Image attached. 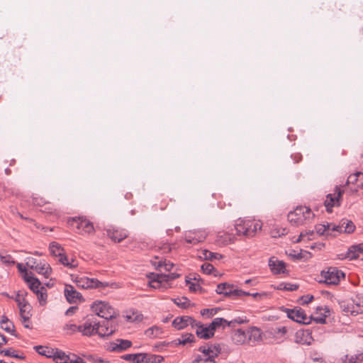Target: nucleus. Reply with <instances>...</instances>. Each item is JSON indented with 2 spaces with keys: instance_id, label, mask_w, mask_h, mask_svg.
<instances>
[{
  "instance_id": "nucleus-1",
  "label": "nucleus",
  "mask_w": 363,
  "mask_h": 363,
  "mask_svg": "<svg viewBox=\"0 0 363 363\" xmlns=\"http://www.w3.org/2000/svg\"><path fill=\"white\" fill-rule=\"evenodd\" d=\"M262 228V223L259 220H250L239 218L235 224V230L238 235L247 238H253Z\"/></svg>"
},
{
  "instance_id": "nucleus-2",
  "label": "nucleus",
  "mask_w": 363,
  "mask_h": 363,
  "mask_svg": "<svg viewBox=\"0 0 363 363\" xmlns=\"http://www.w3.org/2000/svg\"><path fill=\"white\" fill-rule=\"evenodd\" d=\"M314 216L311 208L306 206H298L288 214L289 221L294 225L298 226L309 221Z\"/></svg>"
},
{
  "instance_id": "nucleus-3",
  "label": "nucleus",
  "mask_w": 363,
  "mask_h": 363,
  "mask_svg": "<svg viewBox=\"0 0 363 363\" xmlns=\"http://www.w3.org/2000/svg\"><path fill=\"white\" fill-rule=\"evenodd\" d=\"M179 277L177 273H169L168 274L152 273L148 276L150 279V286L154 289L166 290L171 287L170 281H172Z\"/></svg>"
},
{
  "instance_id": "nucleus-4",
  "label": "nucleus",
  "mask_w": 363,
  "mask_h": 363,
  "mask_svg": "<svg viewBox=\"0 0 363 363\" xmlns=\"http://www.w3.org/2000/svg\"><path fill=\"white\" fill-rule=\"evenodd\" d=\"M320 283H325L328 285H337L341 279L345 278V274L336 267H329L327 271H322L320 273Z\"/></svg>"
},
{
  "instance_id": "nucleus-5",
  "label": "nucleus",
  "mask_w": 363,
  "mask_h": 363,
  "mask_svg": "<svg viewBox=\"0 0 363 363\" xmlns=\"http://www.w3.org/2000/svg\"><path fill=\"white\" fill-rule=\"evenodd\" d=\"M91 309L98 316L106 320H112L117 315L114 308L106 302L96 301L91 305Z\"/></svg>"
},
{
  "instance_id": "nucleus-6",
  "label": "nucleus",
  "mask_w": 363,
  "mask_h": 363,
  "mask_svg": "<svg viewBox=\"0 0 363 363\" xmlns=\"http://www.w3.org/2000/svg\"><path fill=\"white\" fill-rule=\"evenodd\" d=\"M70 224L76 229V233L79 234L89 235L94 232L93 223L85 218H74L72 220Z\"/></svg>"
},
{
  "instance_id": "nucleus-7",
  "label": "nucleus",
  "mask_w": 363,
  "mask_h": 363,
  "mask_svg": "<svg viewBox=\"0 0 363 363\" xmlns=\"http://www.w3.org/2000/svg\"><path fill=\"white\" fill-rule=\"evenodd\" d=\"M72 281L75 282L79 288L90 289V288H99L104 286L102 282L96 279H90L85 276H74L72 275Z\"/></svg>"
},
{
  "instance_id": "nucleus-8",
  "label": "nucleus",
  "mask_w": 363,
  "mask_h": 363,
  "mask_svg": "<svg viewBox=\"0 0 363 363\" xmlns=\"http://www.w3.org/2000/svg\"><path fill=\"white\" fill-rule=\"evenodd\" d=\"M284 311L286 313L287 317L294 321L305 325L310 323V318L306 315L304 311L301 308H295L294 309L285 308Z\"/></svg>"
},
{
  "instance_id": "nucleus-9",
  "label": "nucleus",
  "mask_w": 363,
  "mask_h": 363,
  "mask_svg": "<svg viewBox=\"0 0 363 363\" xmlns=\"http://www.w3.org/2000/svg\"><path fill=\"white\" fill-rule=\"evenodd\" d=\"M97 322L94 316L88 317L84 323L79 325V333L84 336L90 337L96 335Z\"/></svg>"
},
{
  "instance_id": "nucleus-10",
  "label": "nucleus",
  "mask_w": 363,
  "mask_h": 363,
  "mask_svg": "<svg viewBox=\"0 0 363 363\" xmlns=\"http://www.w3.org/2000/svg\"><path fill=\"white\" fill-rule=\"evenodd\" d=\"M343 191L340 187L336 186L334 194L327 195L324 203L328 212L331 213L333 207L340 206V199Z\"/></svg>"
},
{
  "instance_id": "nucleus-11",
  "label": "nucleus",
  "mask_w": 363,
  "mask_h": 363,
  "mask_svg": "<svg viewBox=\"0 0 363 363\" xmlns=\"http://www.w3.org/2000/svg\"><path fill=\"white\" fill-rule=\"evenodd\" d=\"M64 294L69 303H77L84 301L82 295L78 292L73 286L66 284L64 289Z\"/></svg>"
},
{
  "instance_id": "nucleus-12",
  "label": "nucleus",
  "mask_w": 363,
  "mask_h": 363,
  "mask_svg": "<svg viewBox=\"0 0 363 363\" xmlns=\"http://www.w3.org/2000/svg\"><path fill=\"white\" fill-rule=\"evenodd\" d=\"M116 330V325L113 323L112 320H106L101 325L97 322V329L96 334L100 337H106L112 335Z\"/></svg>"
},
{
  "instance_id": "nucleus-13",
  "label": "nucleus",
  "mask_w": 363,
  "mask_h": 363,
  "mask_svg": "<svg viewBox=\"0 0 363 363\" xmlns=\"http://www.w3.org/2000/svg\"><path fill=\"white\" fill-rule=\"evenodd\" d=\"M194 327L196 328V335L202 339H209L214 335V330L212 328L211 324L207 326H205L200 322H197L196 320V323L194 324Z\"/></svg>"
},
{
  "instance_id": "nucleus-14",
  "label": "nucleus",
  "mask_w": 363,
  "mask_h": 363,
  "mask_svg": "<svg viewBox=\"0 0 363 363\" xmlns=\"http://www.w3.org/2000/svg\"><path fill=\"white\" fill-rule=\"evenodd\" d=\"M132 346V342L128 340L117 339L108 345V350L111 352H121Z\"/></svg>"
},
{
  "instance_id": "nucleus-15",
  "label": "nucleus",
  "mask_w": 363,
  "mask_h": 363,
  "mask_svg": "<svg viewBox=\"0 0 363 363\" xmlns=\"http://www.w3.org/2000/svg\"><path fill=\"white\" fill-rule=\"evenodd\" d=\"M269 267L273 274H279L285 273L286 264L276 257H272L269 259Z\"/></svg>"
},
{
  "instance_id": "nucleus-16",
  "label": "nucleus",
  "mask_w": 363,
  "mask_h": 363,
  "mask_svg": "<svg viewBox=\"0 0 363 363\" xmlns=\"http://www.w3.org/2000/svg\"><path fill=\"white\" fill-rule=\"evenodd\" d=\"M196 320L190 316H180L177 317L172 322V325L177 330H182L188 325H191L194 328Z\"/></svg>"
},
{
  "instance_id": "nucleus-17",
  "label": "nucleus",
  "mask_w": 363,
  "mask_h": 363,
  "mask_svg": "<svg viewBox=\"0 0 363 363\" xmlns=\"http://www.w3.org/2000/svg\"><path fill=\"white\" fill-rule=\"evenodd\" d=\"M206 238L204 231H189L185 234V241L189 244H196L203 242Z\"/></svg>"
},
{
  "instance_id": "nucleus-18",
  "label": "nucleus",
  "mask_w": 363,
  "mask_h": 363,
  "mask_svg": "<svg viewBox=\"0 0 363 363\" xmlns=\"http://www.w3.org/2000/svg\"><path fill=\"white\" fill-rule=\"evenodd\" d=\"M354 230L355 225L352 220L347 219H342L339 225H333L332 228V230L345 233H353Z\"/></svg>"
},
{
  "instance_id": "nucleus-19",
  "label": "nucleus",
  "mask_w": 363,
  "mask_h": 363,
  "mask_svg": "<svg viewBox=\"0 0 363 363\" xmlns=\"http://www.w3.org/2000/svg\"><path fill=\"white\" fill-rule=\"evenodd\" d=\"M108 236L114 242H120L128 237V233L125 230L116 228H109L107 230Z\"/></svg>"
},
{
  "instance_id": "nucleus-20",
  "label": "nucleus",
  "mask_w": 363,
  "mask_h": 363,
  "mask_svg": "<svg viewBox=\"0 0 363 363\" xmlns=\"http://www.w3.org/2000/svg\"><path fill=\"white\" fill-rule=\"evenodd\" d=\"M232 340L237 345H248L247 331L242 329L235 330L232 334Z\"/></svg>"
},
{
  "instance_id": "nucleus-21",
  "label": "nucleus",
  "mask_w": 363,
  "mask_h": 363,
  "mask_svg": "<svg viewBox=\"0 0 363 363\" xmlns=\"http://www.w3.org/2000/svg\"><path fill=\"white\" fill-rule=\"evenodd\" d=\"M18 308L20 311V315L22 320V323L28 322L32 316V314L30 313L32 306L30 305L29 303H23V305H21L20 306H18Z\"/></svg>"
},
{
  "instance_id": "nucleus-22",
  "label": "nucleus",
  "mask_w": 363,
  "mask_h": 363,
  "mask_svg": "<svg viewBox=\"0 0 363 363\" xmlns=\"http://www.w3.org/2000/svg\"><path fill=\"white\" fill-rule=\"evenodd\" d=\"M247 331L248 344L262 340V332L257 327H251Z\"/></svg>"
},
{
  "instance_id": "nucleus-23",
  "label": "nucleus",
  "mask_w": 363,
  "mask_h": 363,
  "mask_svg": "<svg viewBox=\"0 0 363 363\" xmlns=\"http://www.w3.org/2000/svg\"><path fill=\"white\" fill-rule=\"evenodd\" d=\"M34 270L39 274H42L46 278L49 277L52 272V269L50 264L45 261H40Z\"/></svg>"
},
{
  "instance_id": "nucleus-24",
  "label": "nucleus",
  "mask_w": 363,
  "mask_h": 363,
  "mask_svg": "<svg viewBox=\"0 0 363 363\" xmlns=\"http://www.w3.org/2000/svg\"><path fill=\"white\" fill-rule=\"evenodd\" d=\"M146 354H127L122 356V359L125 361L133 362L134 363H145Z\"/></svg>"
},
{
  "instance_id": "nucleus-25",
  "label": "nucleus",
  "mask_w": 363,
  "mask_h": 363,
  "mask_svg": "<svg viewBox=\"0 0 363 363\" xmlns=\"http://www.w3.org/2000/svg\"><path fill=\"white\" fill-rule=\"evenodd\" d=\"M24 280L29 284L30 289L36 294L40 291V282L37 278H34L32 276H25Z\"/></svg>"
},
{
  "instance_id": "nucleus-26",
  "label": "nucleus",
  "mask_w": 363,
  "mask_h": 363,
  "mask_svg": "<svg viewBox=\"0 0 363 363\" xmlns=\"http://www.w3.org/2000/svg\"><path fill=\"white\" fill-rule=\"evenodd\" d=\"M199 257L206 260L213 261L214 259H220L223 257L220 254L212 252L208 250H201L199 252Z\"/></svg>"
},
{
  "instance_id": "nucleus-27",
  "label": "nucleus",
  "mask_w": 363,
  "mask_h": 363,
  "mask_svg": "<svg viewBox=\"0 0 363 363\" xmlns=\"http://www.w3.org/2000/svg\"><path fill=\"white\" fill-rule=\"evenodd\" d=\"M57 363H68L69 355L57 349L54 350V355L52 357Z\"/></svg>"
},
{
  "instance_id": "nucleus-28",
  "label": "nucleus",
  "mask_w": 363,
  "mask_h": 363,
  "mask_svg": "<svg viewBox=\"0 0 363 363\" xmlns=\"http://www.w3.org/2000/svg\"><path fill=\"white\" fill-rule=\"evenodd\" d=\"M339 305H340V308H341L342 311H343L344 313H345L347 314L350 313L352 315H356L359 313V312L357 311H355L354 309V306L351 303H349V302H347L345 301H341L339 302Z\"/></svg>"
},
{
  "instance_id": "nucleus-29",
  "label": "nucleus",
  "mask_w": 363,
  "mask_h": 363,
  "mask_svg": "<svg viewBox=\"0 0 363 363\" xmlns=\"http://www.w3.org/2000/svg\"><path fill=\"white\" fill-rule=\"evenodd\" d=\"M359 253H363V243L352 246L348 252V257L350 259H357Z\"/></svg>"
},
{
  "instance_id": "nucleus-30",
  "label": "nucleus",
  "mask_w": 363,
  "mask_h": 363,
  "mask_svg": "<svg viewBox=\"0 0 363 363\" xmlns=\"http://www.w3.org/2000/svg\"><path fill=\"white\" fill-rule=\"evenodd\" d=\"M35 351L41 355L51 358L54 355V350L49 347L38 345L34 347Z\"/></svg>"
},
{
  "instance_id": "nucleus-31",
  "label": "nucleus",
  "mask_w": 363,
  "mask_h": 363,
  "mask_svg": "<svg viewBox=\"0 0 363 363\" xmlns=\"http://www.w3.org/2000/svg\"><path fill=\"white\" fill-rule=\"evenodd\" d=\"M228 320L223 318H216L210 324L213 330L215 331L216 328H218L220 327H223V328H225L226 326L228 327Z\"/></svg>"
},
{
  "instance_id": "nucleus-32",
  "label": "nucleus",
  "mask_w": 363,
  "mask_h": 363,
  "mask_svg": "<svg viewBox=\"0 0 363 363\" xmlns=\"http://www.w3.org/2000/svg\"><path fill=\"white\" fill-rule=\"evenodd\" d=\"M50 251L52 255L55 257H59L64 252V249L55 242H52L50 244Z\"/></svg>"
},
{
  "instance_id": "nucleus-33",
  "label": "nucleus",
  "mask_w": 363,
  "mask_h": 363,
  "mask_svg": "<svg viewBox=\"0 0 363 363\" xmlns=\"http://www.w3.org/2000/svg\"><path fill=\"white\" fill-rule=\"evenodd\" d=\"M63 330L67 335H72L77 332L79 333V325H77L74 323H68L64 325Z\"/></svg>"
},
{
  "instance_id": "nucleus-34",
  "label": "nucleus",
  "mask_w": 363,
  "mask_h": 363,
  "mask_svg": "<svg viewBox=\"0 0 363 363\" xmlns=\"http://www.w3.org/2000/svg\"><path fill=\"white\" fill-rule=\"evenodd\" d=\"M36 296L40 304L45 306L48 298L47 289L44 286H41L40 291L36 294Z\"/></svg>"
},
{
  "instance_id": "nucleus-35",
  "label": "nucleus",
  "mask_w": 363,
  "mask_h": 363,
  "mask_svg": "<svg viewBox=\"0 0 363 363\" xmlns=\"http://www.w3.org/2000/svg\"><path fill=\"white\" fill-rule=\"evenodd\" d=\"M58 262L63 264L65 267H69V268H74L77 266V264H74V260L72 259V262L68 261V258L65 254V252L62 254V255L59 256Z\"/></svg>"
},
{
  "instance_id": "nucleus-36",
  "label": "nucleus",
  "mask_w": 363,
  "mask_h": 363,
  "mask_svg": "<svg viewBox=\"0 0 363 363\" xmlns=\"http://www.w3.org/2000/svg\"><path fill=\"white\" fill-rule=\"evenodd\" d=\"M231 285L228 283H221L217 286L216 292L218 294H223L225 296H228V290H230Z\"/></svg>"
},
{
  "instance_id": "nucleus-37",
  "label": "nucleus",
  "mask_w": 363,
  "mask_h": 363,
  "mask_svg": "<svg viewBox=\"0 0 363 363\" xmlns=\"http://www.w3.org/2000/svg\"><path fill=\"white\" fill-rule=\"evenodd\" d=\"M362 174V172H357L354 174H350L347 180L346 185L351 189V186H354L355 184L357 182L358 178L359 175Z\"/></svg>"
},
{
  "instance_id": "nucleus-38",
  "label": "nucleus",
  "mask_w": 363,
  "mask_h": 363,
  "mask_svg": "<svg viewBox=\"0 0 363 363\" xmlns=\"http://www.w3.org/2000/svg\"><path fill=\"white\" fill-rule=\"evenodd\" d=\"M174 302L182 308H186L190 306V301L186 297H181L174 299Z\"/></svg>"
},
{
  "instance_id": "nucleus-39",
  "label": "nucleus",
  "mask_w": 363,
  "mask_h": 363,
  "mask_svg": "<svg viewBox=\"0 0 363 363\" xmlns=\"http://www.w3.org/2000/svg\"><path fill=\"white\" fill-rule=\"evenodd\" d=\"M287 331L288 330L285 326L277 327L272 329V334L277 337H281L286 334Z\"/></svg>"
},
{
  "instance_id": "nucleus-40",
  "label": "nucleus",
  "mask_w": 363,
  "mask_h": 363,
  "mask_svg": "<svg viewBox=\"0 0 363 363\" xmlns=\"http://www.w3.org/2000/svg\"><path fill=\"white\" fill-rule=\"evenodd\" d=\"M163 360V357L160 355L147 354L145 363H160Z\"/></svg>"
},
{
  "instance_id": "nucleus-41",
  "label": "nucleus",
  "mask_w": 363,
  "mask_h": 363,
  "mask_svg": "<svg viewBox=\"0 0 363 363\" xmlns=\"http://www.w3.org/2000/svg\"><path fill=\"white\" fill-rule=\"evenodd\" d=\"M298 286L296 284H292L289 283H281L279 285L277 289L293 291H296L298 289Z\"/></svg>"
},
{
  "instance_id": "nucleus-42",
  "label": "nucleus",
  "mask_w": 363,
  "mask_h": 363,
  "mask_svg": "<svg viewBox=\"0 0 363 363\" xmlns=\"http://www.w3.org/2000/svg\"><path fill=\"white\" fill-rule=\"evenodd\" d=\"M2 352H4V355L6 356V357H14V358H18V359H24V357H25L23 354L19 355L17 353V351L13 350V348L6 349V350L3 351Z\"/></svg>"
},
{
  "instance_id": "nucleus-43",
  "label": "nucleus",
  "mask_w": 363,
  "mask_h": 363,
  "mask_svg": "<svg viewBox=\"0 0 363 363\" xmlns=\"http://www.w3.org/2000/svg\"><path fill=\"white\" fill-rule=\"evenodd\" d=\"M244 293V291L241 289H234L233 286L231 285L230 290H228V296L229 297H233L234 298L242 296V294Z\"/></svg>"
},
{
  "instance_id": "nucleus-44",
  "label": "nucleus",
  "mask_w": 363,
  "mask_h": 363,
  "mask_svg": "<svg viewBox=\"0 0 363 363\" xmlns=\"http://www.w3.org/2000/svg\"><path fill=\"white\" fill-rule=\"evenodd\" d=\"M208 347L211 349V350L208 352H210V355L211 357L216 358L220 353L221 349L219 345H208Z\"/></svg>"
},
{
  "instance_id": "nucleus-45",
  "label": "nucleus",
  "mask_w": 363,
  "mask_h": 363,
  "mask_svg": "<svg viewBox=\"0 0 363 363\" xmlns=\"http://www.w3.org/2000/svg\"><path fill=\"white\" fill-rule=\"evenodd\" d=\"M219 310V308H205L201 311V314L202 315H207L208 318H211L216 315Z\"/></svg>"
},
{
  "instance_id": "nucleus-46",
  "label": "nucleus",
  "mask_w": 363,
  "mask_h": 363,
  "mask_svg": "<svg viewBox=\"0 0 363 363\" xmlns=\"http://www.w3.org/2000/svg\"><path fill=\"white\" fill-rule=\"evenodd\" d=\"M211 349L206 346H201L199 347V351H200L203 354L202 355H200V356H198L197 357H209L210 359L213 360V361H215V358L214 357H211V355H210V352L208 351H210Z\"/></svg>"
},
{
  "instance_id": "nucleus-47",
  "label": "nucleus",
  "mask_w": 363,
  "mask_h": 363,
  "mask_svg": "<svg viewBox=\"0 0 363 363\" xmlns=\"http://www.w3.org/2000/svg\"><path fill=\"white\" fill-rule=\"evenodd\" d=\"M363 189V173L359 175L357 182L354 186H351V191L357 192L359 189Z\"/></svg>"
},
{
  "instance_id": "nucleus-48",
  "label": "nucleus",
  "mask_w": 363,
  "mask_h": 363,
  "mask_svg": "<svg viewBox=\"0 0 363 363\" xmlns=\"http://www.w3.org/2000/svg\"><path fill=\"white\" fill-rule=\"evenodd\" d=\"M333 225H332V224H327L326 225H318L316 226L315 229L318 234L323 235L326 231H328L330 229L332 230Z\"/></svg>"
},
{
  "instance_id": "nucleus-49",
  "label": "nucleus",
  "mask_w": 363,
  "mask_h": 363,
  "mask_svg": "<svg viewBox=\"0 0 363 363\" xmlns=\"http://www.w3.org/2000/svg\"><path fill=\"white\" fill-rule=\"evenodd\" d=\"M194 335L191 333H187L184 335H182V339L179 340V343L182 345H185L188 342H194Z\"/></svg>"
},
{
  "instance_id": "nucleus-50",
  "label": "nucleus",
  "mask_w": 363,
  "mask_h": 363,
  "mask_svg": "<svg viewBox=\"0 0 363 363\" xmlns=\"http://www.w3.org/2000/svg\"><path fill=\"white\" fill-rule=\"evenodd\" d=\"M341 359L344 363H357L359 357L357 355L345 354Z\"/></svg>"
},
{
  "instance_id": "nucleus-51",
  "label": "nucleus",
  "mask_w": 363,
  "mask_h": 363,
  "mask_svg": "<svg viewBox=\"0 0 363 363\" xmlns=\"http://www.w3.org/2000/svg\"><path fill=\"white\" fill-rule=\"evenodd\" d=\"M214 269V267L210 263L206 262L201 265V270L204 274H211Z\"/></svg>"
},
{
  "instance_id": "nucleus-52",
  "label": "nucleus",
  "mask_w": 363,
  "mask_h": 363,
  "mask_svg": "<svg viewBox=\"0 0 363 363\" xmlns=\"http://www.w3.org/2000/svg\"><path fill=\"white\" fill-rule=\"evenodd\" d=\"M186 285L189 286V289L191 291L196 292L198 291H202V288L198 284L193 283L189 279H186Z\"/></svg>"
},
{
  "instance_id": "nucleus-53",
  "label": "nucleus",
  "mask_w": 363,
  "mask_h": 363,
  "mask_svg": "<svg viewBox=\"0 0 363 363\" xmlns=\"http://www.w3.org/2000/svg\"><path fill=\"white\" fill-rule=\"evenodd\" d=\"M0 260L7 265L15 264V261L10 255H3L0 254Z\"/></svg>"
},
{
  "instance_id": "nucleus-54",
  "label": "nucleus",
  "mask_w": 363,
  "mask_h": 363,
  "mask_svg": "<svg viewBox=\"0 0 363 363\" xmlns=\"http://www.w3.org/2000/svg\"><path fill=\"white\" fill-rule=\"evenodd\" d=\"M247 322H248V320L246 318L244 319L242 318L238 317L232 320H230L228 323V327L234 328V327H235V324H242V323H245Z\"/></svg>"
},
{
  "instance_id": "nucleus-55",
  "label": "nucleus",
  "mask_w": 363,
  "mask_h": 363,
  "mask_svg": "<svg viewBox=\"0 0 363 363\" xmlns=\"http://www.w3.org/2000/svg\"><path fill=\"white\" fill-rule=\"evenodd\" d=\"M39 263L38 260L33 257H28L27 261L26 262V264L28 267L30 268L31 269H34L36 268V265Z\"/></svg>"
},
{
  "instance_id": "nucleus-56",
  "label": "nucleus",
  "mask_w": 363,
  "mask_h": 363,
  "mask_svg": "<svg viewBox=\"0 0 363 363\" xmlns=\"http://www.w3.org/2000/svg\"><path fill=\"white\" fill-rule=\"evenodd\" d=\"M1 327L3 330L6 331L7 333H9L12 335H15L14 334V332H15L14 325L12 322H9V323H7L6 325H1Z\"/></svg>"
},
{
  "instance_id": "nucleus-57",
  "label": "nucleus",
  "mask_w": 363,
  "mask_h": 363,
  "mask_svg": "<svg viewBox=\"0 0 363 363\" xmlns=\"http://www.w3.org/2000/svg\"><path fill=\"white\" fill-rule=\"evenodd\" d=\"M161 330L157 327H152L146 330L145 333L148 336H157L160 333Z\"/></svg>"
},
{
  "instance_id": "nucleus-58",
  "label": "nucleus",
  "mask_w": 363,
  "mask_h": 363,
  "mask_svg": "<svg viewBox=\"0 0 363 363\" xmlns=\"http://www.w3.org/2000/svg\"><path fill=\"white\" fill-rule=\"evenodd\" d=\"M68 363H86L84 360L76 356L75 354H69V359Z\"/></svg>"
},
{
  "instance_id": "nucleus-59",
  "label": "nucleus",
  "mask_w": 363,
  "mask_h": 363,
  "mask_svg": "<svg viewBox=\"0 0 363 363\" xmlns=\"http://www.w3.org/2000/svg\"><path fill=\"white\" fill-rule=\"evenodd\" d=\"M192 363H216L215 361L210 359L209 357H196Z\"/></svg>"
},
{
  "instance_id": "nucleus-60",
  "label": "nucleus",
  "mask_w": 363,
  "mask_h": 363,
  "mask_svg": "<svg viewBox=\"0 0 363 363\" xmlns=\"http://www.w3.org/2000/svg\"><path fill=\"white\" fill-rule=\"evenodd\" d=\"M15 301L17 302L18 306H20L21 305H23V303H28L23 297L22 294H20V293H18Z\"/></svg>"
},
{
  "instance_id": "nucleus-61",
  "label": "nucleus",
  "mask_w": 363,
  "mask_h": 363,
  "mask_svg": "<svg viewBox=\"0 0 363 363\" xmlns=\"http://www.w3.org/2000/svg\"><path fill=\"white\" fill-rule=\"evenodd\" d=\"M163 266H164V269L166 270L169 271V270H171L172 269L173 264L170 263L169 262H164V263H162V262H159L157 268H160V267H162Z\"/></svg>"
},
{
  "instance_id": "nucleus-62",
  "label": "nucleus",
  "mask_w": 363,
  "mask_h": 363,
  "mask_svg": "<svg viewBox=\"0 0 363 363\" xmlns=\"http://www.w3.org/2000/svg\"><path fill=\"white\" fill-rule=\"evenodd\" d=\"M314 297L312 295H306L301 297L303 304H308L313 300Z\"/></svg>"
},
{
  "instance_id": "nucleus-63",
  "label": "nucleus",
  "mask_w": 363,
  "mask_h": 363,
  "mask_svg": "<svg viewBox=\"0 0 363 363\" xmlns=\"http://www.w3.org/2000/svg\"><path fill=\"white\" fill-rule=\"evenodd\" d=\"M17 268H18V271H19V272H23V273H24V277H25V276H30V275L28 273V272H27V270H26V268L23 266V264L18 263V264H17Z\"/></svg>"
},
{
  "instance_id": "nucleus-64",
  "label": "nucleus",
  "mask_w": 363,
  "mask_h": 363,
  "mask_svg": "<svg viewBox=\"0 0 363 363\" xmlns=\"http://www.w3.org/2000/svg\"><path fill=\"white\" fill-rule=\"evenodd\" d=\"M77 309V306H72V307H69L67 311L65 312V314L67 315H72L75 311Z\"/></svg>"
}]
</instances>
